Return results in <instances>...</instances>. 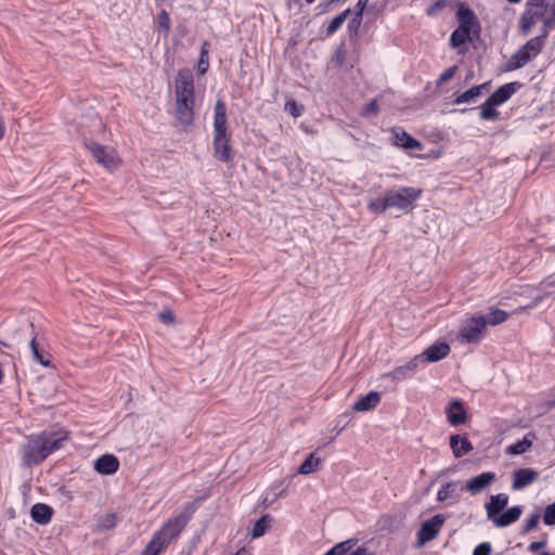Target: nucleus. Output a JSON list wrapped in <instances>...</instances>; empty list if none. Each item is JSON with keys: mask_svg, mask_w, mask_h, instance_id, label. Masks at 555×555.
<instances>
[{"mask_svg": "<svg viewBox=\"0 0 555 555\" xmlns=\"http://www.w3.org/2000/svg\"><path fill=\"white\" fill-rule=\"evenodd\" d=\"M517 83L511 82L498 88L491 95V102L501 105L506 102L516 91Z\"/></svg>", "mask_w": 555, "mask_h": 555, "instance_id": "5701e85b", "label": "nucleus"}, {"mask_svg": "<svg viewBox=\"0 0 555 555\" xmlns=\"http://www.w3.org/2000/svg\"><path fill=\"white\" fill-rule=\"evenodd\" d=\"M195 508L194 503H189L179 515L169 518L153 535L141 555H159L165 551L171 541L175 540L186 526Z\"/></svg>", "mask_w": 555, "mask_h": 555, "instance_id": "f257e3e1", "label": "nucleus"}, {"mask_svg": "<svg viewBox=\"0 0 555 555\" xmlns=\"http://www.w3.org/2000/svg\"><path fill=\"white\" fill-rule=\"evenodd\" d=\"M285 492V489L282 490L280 493L274 492L272 495L267 494L262 500V505L264 507L270 506L273 502H275L281 495H283Z\"/></svg>", "mask_w": 555, "mask_h": 555, "instance_id": "de8ad7c7", "label": "nucleus"}, {"mask_svg": "<svg viewBox=\"0 0 555 555\" xmlns=\"http://www.w3.org/2000/svg\"><path fill=\"white\" fill-rule=\"evenodd\" d=\"M542 284H544L546 287H555V280L545 281Z\"/></svg>", "mask_w": 555, "mask_h": 555, "instance_id": "052dcab7", "label": "nucleus"}, {"mask_svg": "<svg viewBox=\"0 0 555 555\" xmlns=\"http://www.w3.org/2000/svg\"><path fill=\"white\" fill-rule=\"evenodd\" d=\"M472 33L468 30L456 28L452 34L450 38V44L452 48H459L462 44H464L466 41H472Z\"/></svg>", "mask_w": 555, "mask_h": 555, "instance_id": "cd10ccee", "label": "nucleus"}, {"mask_svg": "<svg viewBox=\"0 0 555 555\" xmlns=\"http://www.w3.org/2000/svg\"><path fill=\"white\" fill-rule=\"evenodd\" d=\"M487 87V83H482L480 86H475L470 88L469 90L459 94L454 99L455 104H462V103H470L475 102L477 98L481 95L482 89Z\"/></svg>", "mask_w": 555, "mask_h": 555, "instance_id": "a878e982", "label": "nucleus"}, {"mask_svg": "<svg viewBox=\"0 0 555 555\" xmlns=\"http://www.w3.org/2000/svg\"><path fill=\"white\" fill-rule=\"evenodd\" d=\"M539 520H540V514L539 513H535L531 517H529L526 520V524L524 526L525 531L528 532V531L534 529L538 526Z\"/></svg>", "mask_w": 555, "mask_h": 555, "instance_id": "37998d69", "label": "nucleus"}, {"mask_svg": "<svg viewBox=\"0 0 555 555\" xmlns=\"http://www.w3.org/2000/svg\"><path fill=\"white\" fill-rule=\"evenodd\" d=\"M546 39V30L540 36L527 41L516 53H514L505 65V70L512 72L525 66L534 59L543 49Z\"/></svg>", "mask_w": 555, "mask_h": 555, "instance_id": "423d86ee", "label": "nucleus"}, {"mask_svg": "<svg viewBox=\"0 0 555 555\" xmlns=\"http://www.w3.org/2000/svg\"><path fill=\"white\" fill-rule=\"evenodd\" d=\"M447 417L451 425L457 426L464 424L466 422L467 415L466 411L463 406V403L460 400L452 401L447 411Z\"/></svg>", "mask_w": 555, "mask_h": 555, "instance_id": "f3484780", "label": "nucleus"}, {"mask_svg": "<svg viewBox=\"0 0 555 555\" xmlns=\"http://www.w3.org/2000/svg\"><path fill=\"white\" fill-rule=\"evenodd\" d=\"M350 13H351V10L347 9L344 12H341L340 14H338L337 16H335L331 21V23L328 24V26L326 28V35L331 36L335 31H337L340 28V26L344 24V22L347 20V17L349 16Z\"/></svg>", "mask_w": 555, "mask_h": 555, "instance_id": "c756f323", "label": "nucleus"}, {"mask_svg": "<svg viewBox=\"0 0 555 555\" xmlns=\"http://www.w3.org/2000/svg\"><path fill=\"white\" fill-rule=\"evenodd\" d=\"M508 318V314L504 310L494 309L490 312L489 317L486 319L487 324L498 325L505 322Z\"/></svg>", "mask_w": 555, "mask_h": 555, "instance_id": "c9c22d12", "label": "nucleus"}, {"mask_svg": "<svg viewBox=\"0 0 555 555\" xmlns=\"http://www.w3.org/2000/svg\"><path fill=\"white\" fill-rule=\"evenodd\" d=\"M539 474L531 468H521L514 473L513 489L519 490L532 483Z\"/></svg>", "mask_w": 555, "mask_h": 555, "instance_id": "a211bd4d", "label": "nucleus"}, {"mask_svg": "<svg viewBox=\"0 0 555 555\" xmlns=\"http://www.w3.org/2000/svg\"><path fill=\"white\" fill-rule=\"evenodd\" d=\"M176 111L177 121L183 126H190L194 120V80L190 70H180L176 79Z\"/></svg>", "mask_w": 555, "mask_h": 555, "instance_id": "f03ea898", "label": "nucleus"}, {"mask_svg": "<svg viewBox=\"0 0 555 555\" xmlns=\"http://www.w3.org/2000/svg\"><path fill=\"white\" fill-rule=\"evenodd\" d=\"M30 349L34 359L39 362L43 366H51V354L47 352L36 341V338L30 340Z\"/></svg>", "mask_w": 555, "mask_h": 555, "instance_id": "393cba45", "label": "nucleus"}, {"mask_svg": "<svg viewBox=\"0 0 555 555\" xmlns=\"http://www.w3.org/2000/svg\"><path fill=\"white\" fill-rule=\"evenodd\" d=\"M508 503V496L504 493L491 495L489 502L485 504L487 517L495 527L503 528L517 521L522 513L521 506H513L503 512Z\"/></svg>", "mask_w": 555, "mask_h": 555, "instance_id": "39448f33", "label": "nucleus"}, {"mask_svg": "<svg viewBox=\"0 0 555 555\" xmlns=\"http://www.w3.org/2000/svg\"><path fill=\"white\" fill-rule=\"evenodd\" d=\"M380 402V393L370 391L366 396L360 398L353 405L357 412H366L374 409Z\"/></svg>", "mask_w": 555, "mask_h": 555, "instance_id": "aec40b11", "label": "nucleus"}, {"mask_svg": "<svg viewBox=\"0 0 555 555\" xmlns=\"http://www.w3.org/2000/svg\"><path fill=\"white\" fill-rule=\"evenodd\" d=\"M450 447L455 457H462L473 450L470 441L467 438L461 437L459 435L451 436Z\"/></svg>", "mask_w": 555, "mask_h": 555, "instance_id": "412c9836", "label": "nucleus"}, {"mask_svg": "<svg viewBox=\"0 0 555 555\" xmlns=\"http://www.w3.org/2000/svg\"><path fill=\"white\" fill-rule=\"evenodd\" d=\"M535 438L534 434L532 433H529L527 434L522 440L514 443V444H511L508 448H507V453L508 454H512V455H519V454H522L525 453L526 451H528L531 447H532V443H533V439Z\"/></svg>", "mask_w": 555, "mask_h": 555, "instance_id": "b1692460", "label": "nucleus"}, {"mask_svg": "<svg viewBox=\"0 0 555 555\" xmlns=\"http://www.w3.org/2000/svg\"><path fill=\"white\" fill-rule=\"evenodd\" d=\"M450 352V346L447 343H435L426 348L420 356H423L424 362H437L444 359Z\"/></svg>", "mask_w": 555, "mask_h": 555, "instance_id": "2eb2a0df", "label": "nucleus"}, {"mask_svg": "<svg viewBox=\"0 0 555 555\" xmlns=\"http://www.w3.org/2000/svg\"><path fill=\"white\" fill-rule=\"evenodd\" d=\"M157 23H158V26L166 33L168 34L169 30H170V18H169V15L168 13L163 10L158 16H157Z\"/></svg>", "mask_w": 555, "mask_h": 555, "instance_id": "79ce46f5", "label": "nucleus"}, {"mask_svg": "<svg viewBox=\"0 0 555 555\" xmlns=\"http://www.w3.org/2000/svg\"><path fill=\"white\" fill-rule=\"evenodd\" d=\"M350 555H369L367 550L365 547H358Z\"/></svg>", "mask_w": 555, "mask_h": 555, "instance_id": "13d9d810", "label": "nucleus"}, {"mask_svg": "<svg viewBox=\"0 0 555 555\" xmlns=\"http://www.w3.org/2000/svg\"><path fill=\"white\" fill-rule=\"evenodd\" d=\"M555 27V16L552 14V16L545 17L543 20V29L546 30V36L548 35V30Z\"/></svg>", "mask_w": 555, "mask_h": 555, "instance_id": "603ef678", "label": "nucleus"}, {"mask_svg": "<svg viewBox=\"0 0 555 555\" xmlns=\"http://www.w3.org/2000/svg\"><path fill=\"white\" fill-rule=\"evenodd\" d=\"M280 486H281V483L272 485V489L279 488Z\"/></svg>", "mask_w": 555, "mask_h": 555, "instance_id": "e2e57ef3", "label": "nucleus"}, {"mask_svg": "<svg viewBox=\"0 0 555 555\" xmlns=\"http://www.w3.org/2000/svg\"><path fill=\"white\" fill-rule=\"evenodd\" d=\"M526 11H530L537 21L542 18L545 12L544 1H527Z\"/></svg>", "mask_w": 555, "mask_h": 555, "instance_id": "2f4dec72", "label": "nucleus"}, {"mask_svg": "<svg viewBox=\"0 0 555 555\" xmlns=\"http://www.w3.org/2000/svg\"><path fill=\"white\" fill-rule=\"evenodd\" d=\"M535 22L537 20L533 17L530 11L525 10L519 21L520 30L522 34L528 35Z\"/></svg>", "mask_w": 555, "mask_h": 555, "instance_id": "473e14b6", "label": "nucleus"}, {"mask_svg": "<svg viewBox=\"0 0 555 555\" xmlns=\"http://www.w3.org/2000/svg\"><path fill=\"white\" fill-rule=\"evenodd\" d=\"M361 24V21L357 22L356 20V15L353 16V18L351 20L350 24H349V27H359Z\"/></svg>", "mask_w": 555, "mask_h": 555, "instance_id": "bf43d9fd", "label": "nucleus"}, {"mask_svg": "<svg viewBox=\"0 0 555 555\" xmlns=\"http://www.w3.org/2000/svg\"><path fill=\"white\" fill-rule=\"evenodd\" d=\"M378 112V104L376 100H372L369 104H366L362 109L363 116L374 115Z\"/></svg>", "mask_w": 555, "mask_h": 555, "instance_id": "c03bdc74", "label": "nucleus"}, {"mask_svg": "<svg viewBox=\"0 0 555 555\" xmlns=\"http://www.w3.org/2000/svg\"><path fill=\"white\" fill-rule=\"evenodd\" d=\"M424 363L423 356H415L404 365H400L392 370L388 375L396 380L405 379L411 373L415 372L420 364Z\"/></svg>", "mask_w": 555, "mask_h": 555, "instance_id": "4468645a", "label": "nucleus"}, {"mask_svg": "<svg viewBox=\"0 0 555 555\" xmlns=\"http://www.w3.org/2000/svg\"><path fill=\"white\" fill-rule=\"evenodd\" d=\"M5 132V124L2 116H0V140H2Z\"/></svg>", "mask_w": 555, "mask_h": 555, "instance_id": "4d7b16f0", "label": "nucleus"}, {"mask_svg": "<svg viewBox=\"0 0 555 555\" xmlns=\"http://www.w3.org/2000/svg\"><path fill=\"white\" fill-rule=\"evenodd\" d=\"M271 521H272V517L270 515L262 516L254 525V528L251 530V537L254 539L262 537L266 533V531L268 530Z\"/></svg>", "mask_w": 555, "mask_h": 555, "instance_id": "c85d7f7f", "label": "nucleus"}, {"mask_svg": "<svg viewBox=\"0 0 555 555\" xmlns=\"http://www.w3.org/2000/svg\"><path fill=\"white\" fill-rule=\"evenodd\" d=\"M444 521L446 517L442 514H437L425 520L417 531V545H424L425 543L436 539Z\"/></svg>", "mask_w": 555, "mask_h": 555, "instance_id": "9d476101", "label": "nucleus"}, {"mask_svg": "<svg viewBox=\"0 0 555 555\" xmlns=\"http://www.w3.org/2000/svg\"><path fill=\"white\" fill-rule=\"evenodd\" d=\"M285 492V489L282 490L280 493L274 492L272 495L267 494L262 500V505L264 507L270 506L273 502H275L281 495H283Z\"/></svg>", "mask_w": 555, "mask_h": 555, "instance_id": "09e8293b", "label": "nucleus"}, {"mask_svg": "<svg viewBox=\"0 0 555 555\" xmlns=\"http://www.w3.org/2000/svg\"><path fill=\"white\" fill-rule=\"evenodd\" d=\"M456 72H457V66L456 65L447 68L441 74L439 79L437 80L436 86L440 87V86L444 85L446 82H448L449 80H451L454 77V75L456 74Z\"/></svg>", "mask_w": 555, "mask_h": 555, "instance_id": "58836bf2", "label": "nucleus"}, {"mask_svg": "<svg viewBox=\"0 0 555 555\" xmlns=\"http://www.w3.org/2000/svg\"><path fill=\"white\" fill-rule=\"evenodd\" d=\"M443 8V3L441 1L435 2L433 5H430L427 9V15H434L437 11L441 10Z\"/></svg>", "mask_w": 555, "mask_h": 555, "instance_id": "864d4df0", "label": "nucleus"}, {"mask_svg": "<svg viewBox=\"0 0 555 555\" xmlns=\"http://www.w3.org/2000/svg\"><path fill=\"white\" fill-rule=\"evenodd\" d=\"M541 555H552L551 553L544 552Z\"/></svg>", "mask_w": 555, "mask_h": 555, "instance_id": "0e129e2a", "label": "nucleus"}, {"mask_svg": "<svg viewBox=\"0 0 555 555\" xmlns=\"http://www.w3.org/2000/svg\"><path fill=\"white\" fill-rule=\"evenodd\" d=\"M422 190L403 186L386 192L389 208L408 209L421 196Z\"/></svg>", "mask_w": 555, "mask_h": 555, "instance_id": "6e6552de", "label": "nucleus"}, {"mask_svg": "<svg viewBox=\"0 0 555 555\" xmlns=\"http://www.w3.org/2000/svg\"><path fill=\"white\" fill-rule=\"evenodd\" d=\"M456 15L460 23L459 28L468 30L469 33H473L474 27L478 28L476 16L469 8L461 5Z\"/></svg>", "mask_w": 555, "mask_h": 555, "instance_id": "6ab92c4d", "label": "nucleus"}, {"mask_svg": "<svg viewBox=\"0 0 555 555\" xmlns=\"http://www.w3.org/2000/svg\"><path fill=\"white\" fill-rule=\"evenodd\" d=\"M321 465V459L315 457L314 453H310L309 456L302 462L298 468L300 475H308L319 469Z\"/></svg>", "mask_w": 555, "mask_h": 555, "instance_id": "bb28decb", "label": "nucleus"}, {"mask_svg": "<svg viewBox=\"0 0 555 555\" xmlns=\"http://www.w3.org/2000/svg\"><path fill=\"white\" fill-rule=\"evenodd\" d=\"M551 11H552V14L555 16V1L551 5Z\"/></svg>", "mask_w": 555, "mask_h": 555, "instance_id": "680f3d73", "label": "nucleus"}, {"mask_svg": "<svg viewBox=\"0 0 555 555\" xmlns=\"http://www.w3.org/2000/svg\"><path fill=\"white\" fill-rule=\"evenodd\" d=\"M119 468V461L113 454L101 455L94 462V469L102 475H112Z\"/></svg>", "mask_w": 555, "mask_h": 555, "instance_id": "dca6fc26", "label": "nucleus"}, {"mask_svg": "<svg viewBox=\"0 0 555 555\" xmlns=\"http://www.w3.org/2000/svg\"><path fill=\"white\" fill-rule=\"evenodd\" d=\"M158 318L166 324H172L175 322V315L170 310H164L158 313Z\"/></svg>", "mask_w": 555, "mask_h": 555, "instance_id": "a18cd8bd", "label": "nucleus"}, {"mask_svg": "<svg viewBox=\"0 0 555 555\" xmlns=\"http://www.w3.org/2000/svg\"><path fill=\"white\" fill-rule=\"evenodd\" d=\"M392 141L393 144L405 149V150H418L422 147V144L420 141L411 137L408 132L402 130L401 128H392Z\"/></svg>", "mask_w": 555, "mask_h": 555, "instance_id": "ddd939ff", "label": "nucleus"}, {"mask_svg": "<svg viewBox=\"0 0 555 555\" xmlns=\"http://www.w3.org/2000/svg\"><path fill=\"white\" fill-rule=\"evenodd\" d=\"M308 3H313L314 0H306Z\"/></svg>", "mask_w": 555, "mask_h": 555, "instance_id": "69168bd1", "label": "nucleus"}, {"mask_svg": "<svg viewBox=\"0 0 555 555\" xmlns=\"http://www.w3.org/2000/svg\"><path fill=\"white\" fill-rule=\"evenodd\" d=\"M543 521L545 525L548 526L555 525V503H552L546 506L543 515Z\"/></svg>", "mask_w": 555, "mask_h": 555, "instance_id": "a19ab883", "label": "nucleus"}, {"mask_svg": "<svg viewBox=\"0 0 555 555\" xmlns=\"http://www.w3.org/2000/svg\"><path fill=\"white\" fill-rule=\"evenodd\" d=\"M208 50H209V43L205 41L202 46L201 56L197 64V69L199 74H205L208 70L209 67V60H208Z\"/></svg>", "mask_w": 555, "mask_h": 555, "instance_id": "72a5a7b5", "label": "nucleus"}, {"mask_svg": "<svg viewBox=\"0 0 555 555\" xmlns=\"http://www.w3.org/2000/svg\"><path fill=\"white\" fill-rule=\"evenodd\" d=\"M64 439V436L50 431L30 436L22 448L23 464L26 466L38 465L52 452L59 450Z\"/></svg>", "mask_w": 555, "mask_h": 555, "instance_id": "7ed1b4c3", "label": "nucleus"}, {"mask_svg": "<svg viewBox=\"0 0 555 555\" xmlns=\"http://www.w3.org/2000/svg\"><path fill=\"white\" fill-rule=\"evenodd\" d=\"M214 156L223 163L233 160V152L230 144V134L227 127V106L222 100L215 104L214 116Z\"/></svg>", "mask_w": 555, "mask_h": 555, "instance_id": "20e7f679", "label": "nucleus"}, {"mask_svg": "<svg viewBox=\"0 0 555 555\" xmlns=\"http://www.w3.org/2000/svg\"><path fill=\"white\" fill-rule=\"evenodd\" d=\"M464 490L463 486L460 485L459 481H449L441 486V488L437 492V500L439 502H446L452 500L454 502L460 501L462 491Z\"/></svg>", "mask_w": 555, "mask_h": 555, "instance_id": "f8f14e48", "label": "nucleus"}, {"mask_svg": "<svg viewBox=\"0 0 555 555\" xmlns=\"http://www.w3.org/2000/svg\"><path fill=\"white\" fill-rule=\"evenodd\" d=\"M495 473L485 472L476 477L468 479L463 488L470 494L476 495L487 490L495 481Z\"/></svg>", "mask_w": 555, "mask_h": 555, "instance_id": "9b49d317", "label": "nucleus"}, {"mask_svg": "<svg viewBox=\"0 0 555 555\" xmlns=\"http://www.w3.org/2000/svg\"><path fill=\"white\" fill-rule=\"evenodd\" d=\"M545 546V541H537V542H532L530 545H529V551L530 552H538L540 548L544 547Z\"/></svg>", "mask_w": 555, "mask_h": 555, "instance_id": "5fc2aeb1", "label": "nucleus"}, {"mask_svg": "<svg viewBox=\"0 0 555 555\" xmlns=\"http://www.w3.org/2000/svg\"><path fill=\"white\" fill-rule=\"evenodd\" d=\"M285 492V489L282 490L280 493L274 492L272 495L267 494L262 500V505L264 507L270 506L273 502H275L281 495H283Z\"/></svg>", "mask_w": 555, "mask_h": 555, "instance_id": "49530a36", "label": "nucleus"}, {"mask_svg": "<svg viewBox=\"0 0 555 555\" xmlns=\"http://www.w3.org/2000/svg\"><path fill=\"white\" fill-rule=\"evenodd\" d=\"M487 321L482 315H475L464 321L460 330V338L465 343H478L482 337Z\"/></svg>", "mask_w": 555, "mask_h": 555, "instance_id": "1a4fd4ad", "label": "nucleus"}, {"mask_svg": "<svg viewBox=\"0 0 555 555\" xmlns=\"http://www.w3.org/2000/svg\"><path fill=\"white\" fill-rule=\"evenodd\" d=\"M491 552V545L490 543L488 542H483L481 544H479L475 551H474V554L473 555H489Z\"/></svg>", "mask_w": 555, "mask_h": 555, "instance_id": "8fccbe9b", "label": "nucleus"}, {"mask_svg": "<svg viewBox=\"0 0 555 555\" xmlns=\"http://www.w3.org/2000/svg\"><path fill=\"white\" fill-rule=\"evenodd\" d=\"M53 509L47 504L37 503L30 509V516L34 521L46 525L51 520Z\"/></svg>", "mask_w": 555, "mask_h": 555, "instance_id": "4be33fe9", "label": "nucleus"}, {"mask_svg": "<svg viewBox=\"0 0 555 555\" xmlns=\"http://www.w3.org/2000/svg\"><path fill=\"white\" fill-rule=\"evenodd\" d=\"M116 525V516L114 514H106L98 521V527L102 530L114 528Z\"/></svg>", "mask_w": 555, "mask_h": 555, "instance_id": "4c0bfd02", "label": "nucleus"}, {"mask_svg": "<svg viewBox=\"0 0 555 555\" xmlns=\"http://www.w3.org/2000/svg\"><path fill=\"white\" fill-rule=\"evenodd\" d=\"M354 543H356L354 540H347V541L340 542V543L336 544L334 547H332L324 555H344L352 548Z\"/></svg>", "mask_w": 555, "mask_h": 555, "instance_id": "f704fd0d", "label": "nucleus"}, {"mask_svg": "<svg viewBox=\"0 0 555 555\" xmlns=\"http://www.w3.org/2000/svg\"><path fill=\"white\" fill-rule=\"evenodd\" d=\"M369 0H359L356 5V20L357 22L362 21L363 11L367 4Z\"/></svg>", "mask_w": 555, "mask_h": 555, "instance_id": "3c124183", "label": "nucleus"}, {"mask_svg": "<svg viewBox=\"0 0 555 555\" xmlns=\"http://www.w3.org/2000/svg\"><path fill=\"white\" fill-rule=\"evenodd\" d=\"M369 209L372 212H375V214H383L387 209H389L388 201H387L386 195L384 197H382V198H376L374 201H371L369 203Z\"/></svg>", "mask_w": 555, "mask_h": 555, "instance_id": "e433bc0d", "label": "nucleus"}, {"mask_svg": "<svg viewBox=\"0 0 555 555\" xmlns=\"http://www.w3.org/2000/svg\"><path fill=\"white\" fill-rule=\"evenodd\" d=\"M496 104L491 102V99L489 98L481 106H480V117L485 120H492L495 119L499 115L498 111L495 109Z\"/></svg>", "mask_w": 555, "mask_h": 555, "instance_id": "7c9ffc66", "label": "nucleus"}, {"mask_svg": "<svg viewBox=\"0 0 555 555\" xmlns=\"http://www.w3.org/2000/svg\"><path fill=\"white\" fill-rule=\"evenodd\" d=\"M285 111L293 117H299L304 112V106L298 105L295 100H288L285 104Z\"/></svg>", "mask_w": 555, "mask_h": 555, "instance_id": "ea45409f", "label": "nucleus"}, {"mask_svg": "<svg viewBox=\"0 0 555 555\" xmlns=\"http://www.w3.org/2000/svg\"><path fill=\"white\" fill-rule=\"evenodd\" d=\"M86 146L91 152L96 163L109 171L116 170L121 164L120 157L112 146L101 145L95 142L86 143Z\"/></svg>", "mask_w": 555, "mask_h": 555, "instance_id": "0eeeda50", "label": "nucleus"}, {"mask_svg": "<svg viewBox=\"0 0 555 555\" xmlns=\"http://www.w3.org/2000/svg\"><path fill=\"white\" fill-rule=\"evenodd\" d=\"M548 294H545L543 296H538L535 297L529 305H527L526 307H522V308H519V310H522V309H527V308H533L535 307L539 302H541L543 300L544 297H546Z\"/></svg>", "mask_w": 555, "mask_h": 555, "instance_id": "6e6d98bb", "label": "nucleus"}]
</instances>
